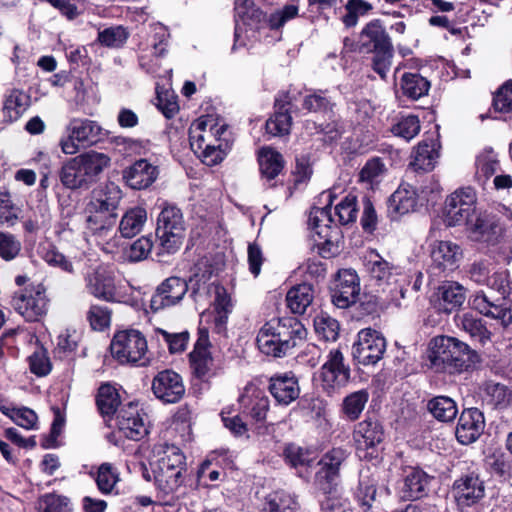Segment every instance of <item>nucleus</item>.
Here are the masks:
<instances>
[{"label":"nucleus","instance_id":"f257e3e1","mask_svg":"<svg viewBox=\"0 0 512 512\" xmlns=\"http://www.w3.org/2000/svg\"><path fill=\"white\" fill-rule=\"evenodd\" d=\"M110 164V158L96 151H89L68 159L62 165L59 179L71 190L88 188Z\"/></svg>","mask_w":512,"mask_h":512},{"label":"nucleus","instance_id":"f03ea898","mask_svg":"<svg viewBox=\"0 0 512 512\" xmlns=\"http://www.w3.org/2000/svg\"><path fill=\"white\" fill-rule=\"evenodd\" d=\"M470 347L455 337H433L427 349L429 367L436 373L455 374L468 367Z\"/></svg>","mask_w":512,"mask_h":512},{"label":"nucleus","instance_id":"7ed1b4c3","mask_svg":"<svg viewBox=\"0 0 512 512\" xmlns=\"http://www.w3.org/2000/svg\"><path fill=\"white\" fill-rule=\"evenodd\" d=\"M365 267L375 284L388 292L390 302L400 307L410 284L401 268L389 263L374 250L366 255Z\"/></svg>","mask_w":512,"mask_h":512},{"label":"nucleus","instance_id":"20e7f679","mask_svg":"<svg viewBox=\"0 0 512 512\" xmlns=\"http://www.w3.org/2000/svg\"><path fill=\"white\" fill-rule=\"evenodd\" d=\"M321 198L325 199L327 204L322 208H313L309 217V225L314 245L318 248L319 254L323 258H331L340 251V229L336 225H331L333 219L328 207L333 203L332 192H323Z\"/></svg>","mask_w":512,"mask_h":512},{"label":"nucleus","instance_id":"39448f33","mask_svg":"<svg viewBox=\"0 0 512 512\" xmlns=\"http://www.w3.org/2000/svg\"><path fill=\"white\" fill-rule=\"evenodd\" d=\"M185 456L176 446H166L153 468L157 489L163 495L176 492L184 482Z\"/></svg>","mask_w":512,"mask_h":512},{"label":"nucleus","instance_id":"423d86ee","mask_svg":"<svg viewBox=\"0 0 512 512\" xmlns=\"http://www.w3.org/2000/svg\"><path fill=\"white\" fill-rule=\"evenodd\" d=\"M111 354L120 364L146 367L150 364L148 344L145 336L136 329L115 333L110 343Z\"/></svg>","mask_w":512,"mask_h":512},{"label":"nucleus","instance_id":"0eeeda50","mask_svg":"<svg viewBox=\"0 0 512 512\" xmlns=\"http://www.w3.org/2000/svg\"><path fill=\"white\" fill-rule=\"evenodd\" d=\"M184 230L181 210L174 205H165L157 219L158 254L175 253L182 244Z\"/></svg>","mask_w":512,"mask_h":512},{"label":"nucleus","instance_id":"6e6552de","mask_svg":"<svg viewBox=\"0 0 512 512\" xmlns=\"http://www.w3.org/2000/svg\"><path fill=\"white\" fill-rule=\"evenodd\" d=\"M101 127L97 122L89 119L73 118L66 127L67 136L60 140V147L64 154L74 155L80 145L95 143L101 134Z\"/></svg>","mask_w":512,"mask_h":512},{"label":"nucleus","instance_id":"1a4fd4ad","mask_svg":"<svg viewBox=\"0 0 512 512\" xmlns=\"http://www.w3.org/2000/svg\"><path fill=\"white\" fill-rule=\"evenodd\" d=\"M386 350V340L383 335L371 328L358 332L357 340L352 346L354 360L364 366L375 365L380 361Z\"/></svg>","mask_w":512,"mask_h":512},{"label":"nucleus","instance_id":"9d476101","mask_svg":"<svg viewBox=\"0 0 512 512\" xmlns=\"http://www.w3.org/2000/svg\"><path fill=\"white\" fill-rule=\"evenodd\" d=\"M476 202V192L472 187H463L453 192L445 202L447 225L456 226L468 221L476 212Z\"/></svg>","mask_w":512,"mask_h":512},{"label":"nucleus","instance_id":"9b49d317","mask_svg":"<svg viewBox=\"0 0 512 512\" xmlns=\"http://www.w3.org/2000/svg\"><path fill=\"white\" fill-rule=\"evenodd\" d=\"M462 257L461 247L452 241H435L430 245V269L434 274L455 271Z\"/></svg>","mask_w":512,"mask_h":512},{"label":"nucleus","instance_id":"f8f14e48","mask_svg":"<svg viewBox=\"0 0 512 512\" xmlns=\"http://www.w3.org/2000/svg\"><path fill=\"white\" fill-rule=\"evenodd\" d=\"M360 293L359 277L352 269H342L337 273L332 287V302L341 309L354 304Z\"/></svg>","mask_w":512,"mask_h":512},{"label":"nucleus","instance_id":"ddd939ff","mask_svg":"<svg viewBox=\"0 0 512 512\" xmlns=\"http://www.w3.org/2000/svg\"><path fill=\"white\" fill-rule=\"evenodd\" d=\"M452 493L457 505L463 509L477 504L484 497L485 485L478 474L471 472L454 481Z\"/></svg>","mask_w":512,"mask_h":512},{"label":"nucleus","instance_id":"4468645a","mask_svg":"<svg viewBox=\"0 0 512 512\" xmlns=\"http://www.w3.org/2000/svg\"><path fill=\"white\" fill-rule=\"evenodd\" d=\"M350 370L344 365V357L339 349L329 352L326 362L322 365L320 378L327 391L343 387L349 380Z\"/></svg>","mask_w":512,"mask_h":512},{"label":"nucleus","instance_id":"2eb2a0df","mask_svg":"<svg viewBox=\"0 0 512 512\" xmlns=\"http://www.w3.org/2000/svg\"><path fill=\"white\" fill-rule=\"evenodd\" d=\"M117 425L124 436L131 440H140L148 434L147 415L135 403H129L120 410Z\"/></svg>","mask_w":512,"mask_h":512},{"label":"nucleus","instance_id":"dca6fc26","mask_svg":"<svg viewBox=\"0 0 512 512\" xmlns=\"http://www.w3.org/2000/svg\"><path fill=\"white\" fill-rule=\"evenodd\" d=\"M47 299L40 287L16 293L12 299L15 310L27 321H36L47 311Z\"/></svg>","mask_w":512,"mask_h":512},{"label":"nucleus","instance_id":"f3484780","mask_svg":"<svg viewBox=\"0 0 512 512\" xmlns=\"http://www.w3.org/2000/svg\"><path fill=\"white\" fill-rule=\"evenodd\" d=\"M152 391L164 403H177L185 394L182 377L172 370L160 371L152 381Z\"/></svg>","mask_w":512,"mask_h":512},{"label":"nucleus","instance_id":"a211bd4d","mask_svg":"<svg viewBox=\"0 0 512 512\" xmlns=\"http://www.w3.org/2000/svg\"><path fill=\"white\" fill-rule=\"evenodd\" d=\"M268 323L275 332L277 341L280 342V349L284 351L285 355L294 348L298 342L306 338V328L295 317L273 319Z\"/></svg>","mask_w":512,"mask_h":512},{"label":"nucleus","instance_id":"6ab92c4d","mask_svg":"<svg viewBox=\"0 0 512 512\" xmlns=\"http://www.w3.org/2000/svg\"><path fill=\"white\" fill-rule=\"evenodd\" d=\"M353 438L359 456L371 458L376 447L383 441V428L376 421L364 420L355 427Z\"/></svg>","mask_w":512,"mask_h":512},{"label":"nucleus","instance_id":"aec40b11","mask_svg":"<svg viewBox=\"0 0 512 512\" xmlns=\"http://www.w3.org/2000/svg\"><path fill=\"white\" fill-rule=\"evenodd\" d=\"M392 47L391 38L379 19L368 22L359 34L358 48L361 53H376Z\"/></svg>","mask_w":512,"mask_h":512},{"label":"nucleus","instance_id":"412c9836","mask_svg":"<svg viewBox=\"0 0 512 512\" xmlns=\"http://www.w3.org/2000/svg\"><path fill=\"white\" fill-rule=\"evenodd\" d=\"M187 290L188 285L184 279L170 277L166 279L152 295L150 308L156 312L176 305L183 299Z\"/></svg>","mask_w":512,"mask_h":512},{"label":"nucleus","instance_id":"4be33fe9","mask_svg":"<svg viewBox=\"0 0 512 512\" xmlns=\"http://www.w3.org/2000/svg\"><path fill=\"white\" fill-rule=\"evenodd\" d=\"M268 391L278 405L286 407L299 398V381L292 372L278 373L270 377Z\"/></svg>","mask_w":512,"mask_h":512},{"label":"nucleus","instance_id":"5701e85b","mask_svg":"<svg viewBox=\"0 0 512 512\" xmlns=\"http://www.w3.org/2000/svg\"><path fill=\"white\" fill-rule=\"evenodd\" d=\"M484 427V415L478 408L465 409L460 414L455 435L461 444L468 445L481 436Z\"/></svg>","mask_w":512,"mask_h":512},{"label":"nucleus","instance_id":"b1692460","mask_svg":"<svg viewBox=\"0 0 512 512\" xmlns=\"http://www.w3.org/2000/svg\"><path fill=\"white\" fill-rule=\"evenodd\" d=\"M440 142L437 138H426L414 147L409 167L415 172L432 171L440 157Z\"/></svg>","mask_w":512,"mask_h":512},{"label":"nucleus","instance_id":"393cba45","mask_svg":"<svg viewBox=\"0 0 512 512\" xmlns=\"http://www.w3.org/2000/svg\"><path fill=\"white\" fill-rule=\"evenodd\" d=\"M158 175V167L146 159H139L123 170L125 183L134 190L148 188L156 181Z\"/></svg>","mask_w":512,"mask_h":512},{"label":"nucleus","instance_id":"a878e982","mask_svg":"<svg viewBox=\"0 0 512 512\" xmlns=\"http://www.w3.org/2000/svg\"><path fill=\"white\" fill-rule=\"evenodd\" d=\"M239 403L242 412L255 421H264L270 406V400L264 391L253 384L245 386L239 397Z\"/></svg>","mask_w":512,"mask_h":512},{"label":"nucleus","instance_id":"bb28decb","mask_svg":"<svg viewBox=\"0 0 512 512\" xmlns=\"http://www.w3.org/2000/svg\"><path fill=\"white\" fill-rule=\"evenodd\" d=\"M87 292L108 302L116 299V286L114 277L104 269H96L85 276Z\"/></svg>","mask_w":512,"mask_h":512},{"label":"nucleus","instance_id":"cd10ccee","mask_svg":"<svg viewBox=\"0 0 512 512\" xmlns=\"http://www.w3.org/2000/svg\"><path fill=\"white\" fill-rule=\"evenodd\" d=\"M30 105V96L21 89L13 88L6 92L3 107L0 111L2 122L17 121Z\"/></svg>","mask_w":512,"mask_h":512},{"label":"nucleus","instance_id":"c85d7f7f","mask_svg":"<svg viewBox=\"0 0 512 512\" xmlns=\"http://www.w3.org/2000/svg\"><path fill=\"white\" fill-rule=\"evenodd\" d=\"M470 237L475 241H492L500 228L494 216L487 213L473 214L465 221Z\"/></svg>","mask_w":512,"mask_h":512},{"label":"nucleus","instance_id":"c756f323","mask_svg":"<svg viewBox=\"0 0 512 512\" xmlns=\"http://www.w3.org/2000/svg\"><path fill=\"white\" fill-rule=\"evenodd\" d=\"M214 300H213V323L214 329L217 333L221 334L226 330V324L229 315L233 309V303L231 296L227 292L226 288L221 285H212Z\"/></svg>","mask_w":512,"mask_h":512},{"label":"nucleus","instance_id":"7c9ffc66","mask_svg":"<svg viewBox=\"0 0 512 512\" xmlns=\"http://www.w3.org/2000/svg\"><path fill=\"white\" fill-rule=\"evenodd\" d=\"M433 477L419 468H410L404 478L403 497L417 500L427 495Z\"/></svg>","mask_w":512,"mask_h":512},{"label":"nucleus","instance_id":"2f4dec72","mask_svg":"<svg viewBox=\"0 0 512 512\" xmlns=\"http://www.w3.org/2000/svg\"><path fill=\"white\" fill-rule=\"evenodd\" d=\"M346 457V451L342 448H333L324 454L318 462L320 469L316 473V481L332 483L338 477L340 466Z\"/></svg>","mask_w":512,"mask_h":512},{"label":"nucleus","instance_id":"473e14b6","mask_svg":"<svg viewBox=\"0 0 512 512\" xmlns=\"http://www.w3.org/2000/svg\"><path fill=\"white\" fill-rule=\"evenodd\" d=\"M436 296L438 308L450 313L464 303L465 290L457 282H445L438 287Z\"/></svg>","mask_w":512,"mask_h":512},{"label":"nucleus","instance_id":"72a5a7b5","mask_svg":"<svg viewBox=\"0 0 512 512\" xmlns=\"http://www.w3.org/2000/svg\"><path fill=\"white\" fill-rule=\"evenodd\" d=\"M472 307L479 313L500 320L504 327L512 323V311L510 308L491 302L484 293H477L471 302Z\"/></svg>","mask_w":512,"mask_h":512},{"label":"nucleus","instance_id":"f704fd0d","mask_svg":"<svg viewBox=\"0 0 512 512\" xmlns=\"http://www.w3.org/2000/svg\"><path fill=\"white\" fill-rule=\"evenodd\" d=\"M388 203L390 210L399 215H404L415 211L418 203V195L412 185L403 183L391 195Z\"/></svg>","mask_w":512,"mask_h":512},{"label":"nucleus","instance_id":"c9c22d12","mask_svg":"<svg viewBox=\"0 0 512 512\" xmlns=\"http://www.w3.org/2000/svg\"><path fill=\"white\" fill-rule=\"evenodd\" d=\"M458 328L466 332L472 340L485 344L491 340V332L485 326L483 320L473 313L466 312L455 317Z\"/></svg>","mask_w":512,"mask_h":512},{"label":"nucleus","instance_id":"e433bc0d","mask_svg":"<svg viewBox=\"0 0 512 512\" xmlns=\"http://www.w3.org/2000/svg\"><path fill=\"white\" fill-rule=\"evenodd\" d=\"M147 222L145 208L135 206L128 209L119 222V232L124 238H132L139 234Z\"/></svg>","mask_w":512,"mask_h":512},{"label":"nucleus","instance_id":"4c0bfd02","mask_svg":"<svg viewBox=\"0 0 512 512\" xmlns=\"http://www.w3.org/2000/svg\"><path fill=\"white\" fill-rule=\"evenodd\" d=\"M297 508L298 503L292 494L276 490L264 497L260 512H295Z\"/></svg>","mask_w":512,"mask_h":512},{"label":"nucleus","instance_id":"58836bf2","mask_svg":"<svg viewBox=\"0 0 512 512\" xmlns=\"http://www.w3.org/2000/svg\"><path fill=\"white\" fill-rule=\"evenodd\" d=\"M314 298L313 288L303 283L292 287L286 295L287 306L295 314L305 313Z\"/></svg>","mask_w":512,"mask_h":512},{"label":"nucleus","instance_id":"ea45409f","mask_svg":"<svg viewBox=\"0 0 512 512\" xmlns=\"http://www.w3.org/2000/svg\"><path fill=\"white\" fill-rule=\"evenodd\" d=\"M302 106L309 112L327 114L333 111L335 101L328 90L311 89L304 96Z\"/></svg>","mask_w":512,"mask_h":512},{"label":"nucleus","instance_id":"a19ab883","mask_svg":"<svg viewBox=\"0 0 512 512\" xmlns=\"http://www.w3.org/2000/svg\"><path fill=\"white\" fill-rule=\"evenodd\" d=\"M258 161L262 176L268 180H272L278 176L284 165L282 155L272 148L261 149Z\"/></svg>","mask_w":512,"mask_h":512},{"label":"nucleus","instance_id":"79ce46f5","mask_svg":"<svg viewBox=\"0 0 512 512\" xmlns=\"http://www.w3.org/2000/svg\"><path fill=\"white\" fill-rule=\"evenodd\" d=\"M401 90L411 100H418L427 95L430 82L417 73H405L401 78Z\"/></svg>","mask_w":512,"mask_h":512},{"label":"nucleus","instance_id":"37998d69","mask_svg":"<svg viewBox=\"0 0 512 512\" xmlns=\"http://www.w3.org/2000/svg\"><path fill=\"white\" fill-rule=\"evenodd\" d=\"M427 409L441 422H450L455 419L458 413L456 402L447 396H437L429 400Z\"/></svg>","mask_w":512,"mask_h":512},{"label":"nucleus","instance_id":"c03bdc74","mask_svg":"<svg viewBox=\"0 0 512 512\" xmlns=\"http://www.w3.org/2000/svg\"><path fill=\"white\" fill-rule=\"evenodd\" d=\"M38 254L48 265L67 273H73L72 262L51 243H41L38 247Z\"/></svg>","mask_w":512,"mask_h":512},{"label":"nucleus","instance_id":"a18cd8bd","mask_svg":"<svg viewBox=\"0 0 512 512\" xmlns=\"http://www.w3.org/2000/svg\"><path fill=\"white\" fill-rule=\"evenodd\" d=\"M256 341L262 353L273 357L285 356L284 351L280 349V342L277 341V336L268 322L259 330Z\"/></svg>","mask_w":512,"mask_h":512},{"label":"nucleus","instance_id":"49530a36","mask_svg":"<svg viewBox=\"0 0 512 512\" xmlns=\"http://www.w3.org/2000/svg\"><path fill=\"white\" fill-rule=\"evenodd\" d=\"M96 403L103 415H112L120 405V396L117 389L110 384H102L98 389Z\"/></svg>","mask_w":512,"mask_h":512},{"label":"nucleus","instance_id":"de8ad7c7","mask_svg":"<svg viewBox=\"0 0 512 512\" xmlns=\"http://www.w3.org/2000/svg\"><path fill=\"white\" fill-rule=\"evenodd\" d=\"M420 130V120L412 114L399 117L391 127V132L394 136L400 137L407 142L415 138Z\"/></svg>","mask_w":512,"mask_h":512},{"label":"nucleus","instance_id":"09e8293b","mask_svg":"<svg viewBox=\"0 0 512 512\" xmlns=\"http://www.w3.org/2000/svg\"><path fill=\"white\" fill-rule=\"evenodd\" d=\"M116 222L115 216L88 213L86 218L87 229L98 239H104L113 232Z\"/></svg>","mask_w":512,"mask_h":512},{"label":"nucleus","instance_id":"8fccbe9b","mask_svg":"<svg viewBox=\"0 0 512 512\" xmlns=\"http://www.w3.org/2000/svg\"><path fill=\"white\" fill-rule=\"evenodd\" d=\"M498 167L497 154L492 149L485 150L476 159L475 176L479 182L484 184L486 180L495 174Z\"/></svg>","mask_w":512,"mask_h":512},{"label":"nucleus","instance_id":"3c124183","mask_svg":"<svg viewBox=\"0 0 512 512\" xmlns=\"http://www.w3.org/2000/svg\"><path fill=\"white\" fill-rule=\"evenodd\" d=\"M39 512H72V504L66 496L47 493L39 497L37 501Z\"/></svg>","mask_w":512,"mask_h":512},{"label":"nucleus","instance_id":"603ef678","mask_svg":"<svg viewBox=\"0 0 512 512\" xmlns=\"http://www.w3.org/2000/svg\"><path fill=\"white\" fill-rule=\"evenodd\" d=\"M95 481L98 490L102 494H110L113 493L116 484L119 481V473L112 464L103 463L97 470Z\"/></svg>","mask_w":512,"mask_h":512},{"label":"nucleus","instance_id":"864d4df0","mask_svg":"<svg viewBox=\"0 0 512 512\" xmlns=\"http://www.w3.org/2000/svg\"><path fill=\"white\" fill-rule=\"evenodd\" d=\"M284 458L292 467L311 466L316 460V454L306 448L289 444L284 449Z\"/></svg>","mask_w":512,"mask_h":512},{"label":"nucleus","instance_id":"5fc2aeb1","mask_svg":"<svg viewBox=\"0 0 512 512\" xmlns=\"http://www.w3.org/2000/svg\"><path fill=\"white\" fill-rule=\"evenodd\" d=\"M368 399L369 393L366 390H359L346 396L342 408L345 416L352 421L358 419Z\"/></svg>","mask_w":512,"mask_h":512},{"label":"nucleus","instance_id":"6e6d98bb","mask_svg":"<svg viewBox=\"0 0 512 512\" xmlns=\"http://www.w3.org/2000/svg\"><path fill=\"white\" fill-rule=\"evenodd\" d=\"M129 37L128 31L123 26H111L99 30L97 41L108 48L122 47Z\"/></svg>","mask_w":512,"mask_h":512},{"label":"nucleus","instance_id":"4d7b16f0","mask_svg":"<svg viewBox=\"0 0 512 512\" xmlns=\"http://www.w3.org/2000/svg\"><path fill=\"white\" fill-rule=\"evenodd\" d=\"M317 335L325 341H336L339 336V323L328 314L321 313L314 319Z\"/></svg>","mask_w":512,"mask_h":512},{"label":"nucleus","instance_id":"13d9d810","mask_svg":"<svg viewBox=\"0 0 512 512\" xmlns=\"http://www.w3.org/2000/svg\"><path fill=\"white\" fill-rule=\"evenodd\" d=\"M235 15L249 25L260 23L264 14L252 0H235Z\"/></svg>","mask_w":512,"mask_h":512},{"label":"nucleus","instance_id":"bf43d9fd","mask_svg":"<svg viewBox=\"0 0 512 512\" xmlns=\"http://www.w3.org/2000/svg\"><path fill=\"white\" fill-rule=\"evenodd\" d=\"M92 197L101 202L102 206H104V210L115 213L122 198V191L117 185L111 183L106 185L103 189L94 191Z\"/></svg>","mask_w":512,"mask_h":512},{"label":"nucleus","instance_id":"052dcab7","mask_svg":"<svg viewBox=\"0 0 512 512\" xmlns=\"http://www.w3.org/2000/svg\"><path fill=\"white\" fill-rule=\"evenodd\" d=\"M386 170L383 160L379 157H374L365 163L360 171L359 177L362 182L374 185L381 181Z\"/></svg>","mask_w":512,"mask_h":512},{"label":"nucleus","instance_id":"680f3d73","mask_svg":"<svg viewBox=\"0 0 512 512\" xmlns=\"http://www.w3.org/2000/svg\"><path fill=\"white\" fill-rule=\"evenodd\" d=\"M206 121L210 122L209 127L206 128V143L213 146L230 143L227 125L223 121H219L212 115H207Z\"/></svg>","mask_w":512,"mask_h":512},{"label":"nucleus","instance_id":"e2e57ef3","mask_svg":"<svg viewBox=\"0 0 512 512\" xmlns=\"http://www.w3.org/2000/svg\"><path fill=\"white\" fill-rule=\"evenodd\" d=\"M155 334L159 341L162 339L166 343L171 354L182 353L189 341L188 332L169 333L161 328H157L155 329Z\"/></svg>","mask_w":512,"mask_h":512},{"label":"nucleus","instance_id":"0e129e2a","mask_svg":"<svg viewBox=\"0 0 512 512\" xmlns=\"http://www.w3.org/2000/svg\"><path fill=\"white\" fill-rule=\"evenodd\" d=\"M210 122L206 121V116H202L192 123L189 129V141L192 150L197 154L205 149L206 143V128L209 127Z\"/></svg>","mask_w":512,"mask_h":512},{"label":"nucleus","instance_id":"69168bd1","mask_svg":"<svg viewBox=\"0 0 512 512\" xmlns=\"http://www.w3.org/2000/svg\"><path fill=\"white\" fill-rule=\"evenodd\" d=\"M292 118L287 110L278 111L266 121V131L272 136H284L289 134Z\"/></svg>","mask_w":512,"mask_h":512},{"label":"nucleus","instance_id":"338daca9","mask_svg":"<svg viewBox=\"0 0 512 512\" xmlns=\"http://www.w3.org/2000/svg\"><path fill=\"white\" fill-rule=\"evenodd\" d=\"M335 215L338 217L340 224L345 225L352 223L357 218V199L352 194L346 195L335 206Z\"/></svg>","mask_w":512,"mask_h":512},{"label":"nucleus","instance_id":"774afa93","mask_svg":"<svg viewBox=\"0 0 512 512\" xmlns=\"http://www.w3.org/2000/svg\"><path fill=\"white\" fill-rule=\"evenodd\" d=\"M30 371L39 376H46L52 369L47 351L43 347L36 349L28 358Z\"/></svg>","mask_w":512,"mask_h":512}]
</instances>
